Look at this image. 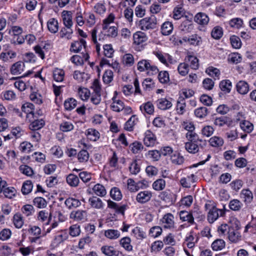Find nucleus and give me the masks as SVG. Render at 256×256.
I'll return each instance as SVG.
<instances>
[{
  "instance_id": "1",
  "label": "nucleus",
  "mask_w": 256,
  "mask_h": 256,
  "mask_svg": "<svg viewBox=\"0 0 256 256\" xmlns=\"http://www.w3.org/2000/svg\"><path fill=\"white\" fill-rule=\"evenodd\" d=\"M205 208L208 210V220L210 223H213L219 216H222L225 212L222 209L218 208L214 204H206Z\"/></svg>"
},
{
  "instance_id": "2",
  "label": "nucleus",
  "mask_w": 256,
  "mask_h": 256,
  "mask_svg": "<svg viewBox=\"0 0 256 256\" xmlns=\"http://www.w3.org/2000/svg\"><path fill=\"white\" fill-rule=\"evenodd\" d=\"M138 26L144 31L155 29L157 26V19L154 16L146 17L139 21Z\"/></svg>"
},
{
  "instance_id": "3",
  "label": "nucleus",
  "mask_w": 256,
  "mask_h": 256,
  "mask_svg": "<svg viewBox=\"0 0 256 256\" xmlns=\"http://www.w3.org/2000/svg\"><path fill=\"white\" fill-rule=\"evenodd\" d=\"M160 224L164 229L173 230L175 228L174 215L171 213L165 214L160 219Z\"/></svg>"
},
{
  "instance_id": "4",
  "label": "nucleus",
  "mask_w": 256,
  "mask_h": 256,
  "mask_svg": "<svg viewBox=\"0 0 256 256\" xmlns=\"http://www.w3.org/2000/svg\"><path fill=\"white\" fill-rule=\"evenodd\" d=\"M239 224L240 222L236 221V230H234L231 228L228 232V238L232 242L236 243L240 240L241 236L240 233L238 232V230L240 228Z\"/></svg>"
},
{
  "instance_id": "5",
  "label": "nucleus",
  "mask_w": 256,
  "mask_h": 256,
  "mask_svg": "<svg viewBox=\"0 0 256 256\" xmlns=\"http://www.w3.org/2000/svg\"><path fill=\"white\" fill-rule=\"evenodd\" d=\"M152 197V193L148 190H144L139 192L136 196L138 202L143 204L150 200Z\"/></svg>"
},
{
  "instance_id": "6",
  "label": "nucleus",
  "mask_w": 256,
  "mask_h": 256,
  "mask_svg": "<svg viewBox=\"0 0 256 256\" xmlns=\"http://www.w3.org/2000/svg\"><path fill=\"white\" fill-rule=\"evenodd\" d=\"M144 144L146 146H154L156 143V136L150 130H146L144 139Z\"/></svg>"
},
{
  "instance_id": "7",
  "label": "nucleus",
  "mask_w": 256,
  "mask_h": 256,
  "mask_svg": "<svg viewBox=\"0 0 256 256\" xmlns=\"http://www.w3.org/2000/svg\"><path fill=\"white\" fill-rule=\"evenodd\" d=\"M107 202L108 208L113 209L118 214H121L124 215V211L128 207L126 204L119 205L111 200H108Z\"/></svg>"
},
{
  "instance_id": "8",
  "label": "nucleus",
  "mask_w": 256,
  "mask_h": 256,
  "mask_svg": "<svg viewBox=\"0 0 256 256\" xmlns=\"http://www.w3.org/2000/svg\"><path fill=\"white\" fill-rule=\"evenodd\" d=\"M196 176L194 174H191L186 177H182L180 180L181 186L183 188H190L192 184L196 181Z\"/></svg>"
},
{
  "instance_id": "9",
  "label": "nucleus",
  "mask_w": 256,
  "mask_h": 256,
  "mask_svg": "<svg viewBox=\"0 0 256 256\" xmlns=\"http://www.w3.org/2000/svg\"><path fill=\"white\" fill-rule=\"evenodd\" d=\"M16 56V53L12 50H6L0 54V60L5 62H11Z\"/></svg>"
},
{
  "instance_id": "10",
  "label": "nucleus",
  "mask_w": 256,
  "mask_h": 256,
  "mask_svg": "<svg viewBox=\"0 0 256 256\" xmlns=\"http://www.w3.org/2000/svg\"><path fill=\"white\" fill-rule=\"evenodd\" d=\"M232 123V120L231 118L226 116L216 117L214 121V124L218 127H222L224 125L230 126Z\"/></svg>"
},
{
  "instance_id": "11",
  "label": "nucleus",
  "mask_w": 256,
  "mask_h": 256,
  "mask_svg": "<svg viewBox=\"0 0 256 256\" xmlns=\"http://www.w3.org/2000/svg\"><path fill=\"white\" fill-rule=\"evenodd\" d=\"M86 42L84 39L81 38L78 41H75L72 43L70 50L71 52H78L82 48H86Z\"/></svg>"
},
{
  "instance_id": "12",
  "label": "nucleus",
  "mask_w": 256,
  "mask_h": 256,
  "mask_svg": "<svg viewBox=\"0 0 256 256\" xmlns=\"http://www.w3.org/2000/svg\"><path fill=\"white\" fill-rule=\"evenodd\" d=\"M62 18L64 26L68 28H71L73 25L72 12L64 10L62 12Z\"/></svg>"
},
{
  "instance_id": "13",
  "label": "nucleus",
  "mask_w": 256,
  "mask_h": 256,
  "mask_svg": "<svg viewBox=\"0 0 256 256\" xmlns=\"http://www.w3.org/2000/svg\"><path fill=\"white\" fill-rule=\"evenodd\" d=\"M180 220L182 222H186L190 224H194V218L192 213L186 210H181L178 213Z\"/></svg>"
},
{
  "instance_id": "14",
  "label": "nucleus",
  "mask_w": 256,
  "mask_h": 256,
  "mask_svg": "<svg viewBox=\"0 0 256 256\" xmlns=\"http://www.w3.org/2000/svg\"><path fill=\"white\" fill-rule=\"evenodd\" d=\"M34 105L30 102H26L22 106V110L26 114V118H34Z\"/></svg>"
},
{
  "instance_id": "15",
  "label": "nucleus",
  "mask_w": 256,
  "mask_h": 256,
  "mask_svg": "<svg viewBox=\"0 0 256 256\" xmlns=\"http://www.w3.org/2000/svg\"><path fill=\"white\" fill-rule=\"evenodd\" d=\"M24 64L22 62H17L12 66L10 72L14 75L21 74L24 72Z\"/></svg>"
},
{
  "instance_id": "16",
  "label": "nucleus",
  "mask_w": 256,
  "mask_h": 256,
  "mask_svg": "<svg viewBox=\"0 0 256 256\" xmlns=\"http://www.w3.org/2000/svg\"><path fill=\"white\" fill-rule=\"evenodd\" d=\"M86 217V212L85 210H83L72 211L70 216V218L76 222L84 220Z\"/></svg>"
},
{
  "instance_id": "17",
  "label": "nucleus",
  "mask_w": 256,
  "mask_h": 256,
  "mask_svg": "<svg viewBox=\"0 0 256 256\" xmlns=\"http://www.w3.org/2000/svg\"><path fill=\"white\" fill-rule=\"evenodd\" d=\"M194 20L198 24L204 26L208 24L210 18L206 14L200 12L195 16Z\"/></svg>"
},
{
  "instance_id": "18",
  "label": "nucleus",
  "mask_w": 256,
  "mask_h": 256,
  "mask_svg": "<svg viewBox=\"0 0 256 256\" xmlns=\"http://www.w3.org/2000/svg\"><path fill=\"white\" fill-rule=\"evenodd\" d=\"M38 218L39 221L44 223V226H47L51 220V214L46 210H41L38 212Z\"/></svg>"
},
{
  "instance_id": "19",
  "label": "nucleus",
  "mask_w": 256,
  "mask_h": 256,
  "mask_svg": "<svg viewBox=\"0 0 256 256\" xmlns=\"http://www.w3.org/2000/svg\"><path fill=\"white\" fill-rule=\"evenodd\" d=\"M157 107L162 110L170 109L172 106V102L166 98H160L156 102Z\"/></svg>"
},
{
  "instance_id": "20",
  "label": "nucleus",
  "mask_w": 256,
  "mask_h": 256,
  "mask_svg": "<svg viewBox=\"0 0 256 256\" xmlns=\"http://www.w3.org/2000/svg\"><path fill=\"white\" fill-rule=\"evenodd\" d=\"M240 197L246 204H250L254 198L252 192L249 189H243L240 193Z\"/></svg>"
},
{
  "instance_id": "21",
  "label": "nucleus",
  "mask_w": 256,
  "mask_h": 256,
  "mask_svg": "<svg viewBox=\"0 0 256 256\" xmlns=\"http://www.w3.org/2000/svg\"><path fill=\"white\" fill-rule=\"evenodd\" d=\"M89 58V56L87 53L82 54V57L79 55H74L72 56L70 60L72 62L77 66L82 65L84 61H87Z\"/></svg>"
},
{
  "instance_id": "22",
  "label": "nucleus",
  "mask_w": 256,
  "mask_h": 256,
  "mask_svg": "<svg viewBox=\"0 0 256 256\" xmlns=\"http://www.w3.org/2000/svg\"><path fill=\"white\" fill-rule=\"evenodd\" d=\"M102 252L106 256H114L118 255L120 252L114 249V246H104L100 248Z\"/></svg>"
},
{
  "instance_id": "23",
  "label": "nucleus",
  "mask_w": 256,
  "mask_h": 256,
  "mask_svg": "<svg viewBox=\"0 0 256 256\" xmlns=\"http://www.w3.org/2000/svg\"><path fill=\"white\" fill-rule=\"evenodd\" d=\"M173 29L172 23L169 21H166L161 26V32L164 36H168L172 33Z\"/></svg>"
},
{
  "instance_id": "24",
  "label": "nucleus",
  "mask_w": 256,
  "mask_h": 256,
  "mask_svg": "<svg viewBox=\"0 0 256 256\" xmlns=\"http://www.w3.org/2000/svg\"><path fill=\"white\" fill-rule=\"evenodd\" d=\"M32 120L29 128L32 131H36L42 128L45 124L44 121L42 119L30 120Z\"/></svg>"
},
{
  "instance_id": "25",
  "label": "nucleus",
  "mask_w": 256,
  "mask_h": 256,
  "mask_svg": "<svg viewBox=\"0 0 256 256\" xmlns=\"http://www.w3.org/2000/svg\"><path fill=\"white\" fill-rule=\"evenodd\" d=\"M237 92L241 94H246L249 91V85L244 80L239 81L236 86Z\"/></svg>"
},
{
  "instance_id": "26",
  "label": "nucleus",
  "mask_w": 256,
  "mask_h": 256,
  "mask_svg": "<svg viewBox=\"0 0 256 256\" xmlns=\"http://www.w3.org/2000/svg\"><path fill=\"white\" fill-rule=\"evenodd\" d=\"M198 240V238L196 234L194 235L192 233H190L186 238L184 244H186L190 248H193Z\"/></svg>"
},
{
  "instance_id": "27",
  "label": "nucleus",
  "mask_w": 256,
  "mask_h": 256,
  "mask_svg": "<svg viewBox=\"0 0 256 256\" xmlns=\"http://www.w3.org/2000/svg\"><path fill=\"white\" fill-rule=\"evenodd\" d=\"M90 206L94 208L101 209L103 208L104 203L102 200L96 196H92L88 199Z\"/></svg>"
},
{
  "instance_id": "28",
  "label": "nucleus",
  "mask_w": 256,
  "mask_h": 256,
  "mask_svg": "<svg viewBox=\"0 0 256 256\" xmlns=\"http://www.w3.org/2000/svg\"><path fill=\"white\" fill-rule=\"evenodd\" d=\"M133 39L134 44H140L146 42L148 38L144 33L142 32H138L134 34Z\"/></svg>"
},
{
  "instance_id": "29",
  "label": "nucleus",
  "mask_w": 256,
  "mask_h": 256,
  "mask_svg": "<svg viewBox=\"0 0 256 256\" xmlns=\"http://www.w3.org/2000/svg\"><path fill=\"white\" fill-rule=\"evenodd\" d=\"M184 147L187 152L191 154H196L199 150L198 142H186Z\"/></svg>"
},
{
  "instance_id": "30",
  "label": "nucleus",
  "mask_w": 256,
  "mask_h": 256,
  "mask_svg": "<svg viewBox=\"0 0 256 256\" xmlns=\"http://www.w3.org/2000/svg\"><path fill=\"white\" fill-rule=\"evenodd\" d=\"M104 236L110 240H116L120 236V232L119 230L114 229H108L104 231Z\"/></svg>"
},
{
  "instance_id": "31",
  "label": "nucleus",
  "mask_w": 256,
  "mask_h": 256,
  "mask_svg": "<svg viewBox=\"0 0 256 256\" xmlns=\"http://www.w3.org/2000/svg\"><path fill=\"white\" fill-rule=\"evenodd\" d=\"M180 30L186 32H190L193 29L192 21L190 20L186 19L184 20L180 26Z\"/></svg>"
},
{
  "instance_id": "32",
  "label": "nucleus",
  "mask_w": 256,
  "mask_h": 256,
  "mask_svg": "<svg viewBox=\"0 0 256 256\" xmlns=\"http://www.w3.org/2000/svg\"><path fill=\"white\" fill-rule=\"evenodd\" d=\"M232 88V82L229 80H225L220 83V88L224 93H230Z\"/></svg>"
},
{
  "instance_id": "33",
  "label": "nucleus",
  "mask_w": 256,
  "mask_h": 256,
  "mask_svg": "<svg viewBox=\"0 0 256 256\" xmlns=\"http://www.w3.org/2000/svg\"><path fill=\"white\" fill-rule=\"evenodd\" d=\"M64 204L69 209L76 208L81 204L79 200L72 198H67Z\"/></svg>"
},
{
  "instance_id": "34",
  "label": "nucleus",
  "mask_w": 256,
  "mask_h": 256,
  "mask_svg": "<svg viewBox=\"0 0 256 256\" xmlns=\"http://www.w3.org/2000/svg\"><path fill=\"white\" fill-rule=\"evenodd\" d=\"M48 30L52 33H56L58 31V24L57 20L55 18H50L47 22Z\"/></svg>"
},
{
  "instance_id": "35",
  "label": "nucleus",
  "mask_w": 256,
  "mask_h": 256,
  "mask_svg": "<svg viewBox=\"0 0 256 256\" xmlns=\"http://www.w3.org/2000/svg\"><path fill=\"white\" fill-rule=\"evenodd\" d=\"M94 192L100 196H104L106 194V190L104 186L97 184L92 188Z\"/></svg>"
},
{
  "instance_id": "36",
  "label": "nucleus",
  "mask_w": 256,
  "mask_h": 256,
  "mask_svg": "<svg viewBox=\"0 0 256 256\" xmlns=\"http://www.w3.org/2000/svg\"><path fill=\"white\" fill-rule=\"evenodd\" d=\"M66 182L70 186L76 187L78 186L80 180L77 176L70 174L66 178Z\"/></svg>"
},
{
  "instance_id": "37",
  "label": "nucleus",
  "mask_w": 256,
  "mask_h": 256,
  "mask_svg": "<svg viewBox=\"0 0 256 256\" xmlns=\"http://www.w3.org/2000/svg\"><path fill=\"white\" fill-rule=\"evenodd\" d=\"M228 24L232 28L236 29H239L244 26L243 20L239 18H235L231 19L228 22Z\"/></svg>"
},
{
  "instance_id": "38",
  "label": "nucleus",
  "mask_w": 256,
  "mask_h": 256,
  "mask_svg": "<svg viewBox=\"0 0 256 256\" xmlns=\"http://www.w3.org/2000/svg\"><path fill=\"white\" fill-rule=\"evenodd\" d=\"M242 206V203L237 199H233L231 200L229 203L230 208L234 211L240 210Z\"/></svg>"
},
{
  "instance_id": "39",
  "label": "nucleus",
  "mask_w": 256,
  "mask_h": 256,
  "mask_svg": "<svg viewBox=\"0 0 256 256\" xmlns=\"http://www.w3.org/2000/svg\"><path fill=\"white\" fill-rule=\"evenodd\" d=\"M131 240L129 237L126 236L122 238L120 241V244L127 251H132V246L130 244Z\"/></svg>"
},
{
  "instance_id": "40",
  "label": "nucleus",
  "mask_w": 256,
  "mask_h": 256,
  "mask_svg": "<svg viewBox=\"0 0 256 256\" xmlns=\"http://www.w3.org/2000/svg\"><path fill=\"white\" fill-rule=\"evenodd\" d=\"M68 236L64 232H61L56 236L54 240L53 244L56 246V247L58 246L60 244L66 240Z\"/></svg>"
},
{
  "instance_id": "41",
  "label": "nucleus",
  "mask_w": 256,
  "mask_h": 256,
  "mask_svg": "<svg viewBox=\"0 0 256 256\" xmlns=\"http://www.w3.org/2000/svg\"><path fill=\"white\" fill-rule=\"evenodd\" d=\"M194 115L200 118H204L208 114V109L206 107H200L194 110Z\"/></svg>"
},
{
  "instance_id": "42",
  "label": "nucleus",
  "mask_w": 256,
  "mask_h": 256,
  "mask_svg": "<svg viewBox=\"0 0 256 256\" xmlns=\"http://www.w3.org/2000/svg\"><path fill=\"white\" fill-rule=\"evenodd\" d=\"M226 246L225 242L222 239L215 240L212 244V248L214 250L218 251L222 250Z\"/></svg>"
},
{
  "instance_id": "43",
  "label": "nucleus",
  "mask_w": 256,
  "mask_h": 256,
  "mask_svg": "<svg viewBox=\"0 0 256 256\" xmlns=\"http://www.w3.org/2000/svg\"><path fill=\"white\" fill-rule=\"evenodd\" d=\"M209 142L212 146L218 148L222 146L224 142L222 138L214 136L210 139Z\"/></svg>"
},
{
  "instance_id": "44",
  "label": "nucleus",
  "mask_w": 256,
  "mask_h": 256,
  "mask_svg": "<svg viewBox=\"0 0 256 256\" xmlns=\"http://www.w3.org/2000/svg\"><path fill=\"white\" fill-rule=\"evenodd\" d=\"M240 126L242 130L248 133L250 132L254 129L253 124L249 121L242 120L240 122Z\"/></svg>"
},
{
  "instance_id": "45",
  "label": "nucleus",
  "mask_w": 256,
  "mask_h": 256,
  "mask_svg": "<svg viewBox=\"0 0 256 256\" xmlns=\"http://www.w3.org/2000/svg\"><path fill=\"white\" fill-rule=\"evenodd\" d=\"M64 72L62 69L56 68L53 72L54 80L58 82H61L64 80Z\"/></svg>"
},
{
  "instance_id": "46",
  "label": "nucleus",
  "mask_w": 256,
  "mask_h": 256,
  "mask_svg": "<svg viewBox=\"0 0 256 256\" xmlns=\"http://www.w3.org/2000/svg\"><path fill=\"white\" fill-rule=\"evenodd\" d=\"M77 105L76 100L73 98H69L65 100L64 106L66 110H71L74 108Z\"/></svg>"
},
{
  "instance_id": "47",
  "label": "nucleus",
  "mask_w": 256,
  "mask_h": 256,
  "mask_svg": "<svg viewBox=\"0 0 256 256\" xmlns=\"http://www.w3.org/2000/svg\"><path fill=\"white\" fill-rule=\"evenodd\" d=\"M111 198L116 200H120L122 198V194L120 190L116 187L112 188L110 191Z\"/></svg>"
},
{
  "instance_id": "48",
  "label": "nucleus",
  "mask_w": 256,
  "mask_h": 256,
  "mask_svg": "<svg viewBox=\"0 0 256 256\" xmlns=\"http://www.w3.org/2000/svg\"><path fill=\"white\" fill-rule=\"evenodd\" d=\"M186 137L188 140V142H202V140L200 139L198 136L195 132L194 130L191 132H187L186 134Z\"/></svg>"
},
{
  "instance_id": "49",
  "label": "nucleus",
  "mask_w": 256,
  "mask_h": 256,
  "mask_svg": "<svg viewBox=\"0 0 256 256\" xmlns=\"http://www.w3.org/2000/svg\"><path fill=\"white\" fill-rule=\"evenodd\" d=\"M206 72L210 76L214 78V79H219L220 72V70L217 68L213 66H210L206 69Z\"/></svg>"
},
{
  "instance_id": "50",
  "label": "nucleus",
  "mask_w": 256,
  "mask_h": 256,
  "mask_svg": "<svg viewBox=\"0 0 256 256\" xmlns=\"http://www.w3.org/2000/svg\"><path fill=\"white\" fill-rule=\"evenodd\" d=\"M186 102L184 98L182 96L180 97L176 105V110L178 114H182L185 112Z\"/></svg>"
},
{
  "instance_id": "51",
  "label": "nucleus",
  "mask_w": 256,
  "mask_h": 256,
  "mask_svg": "<svg viewBox=\"0 0 256 256\" xmlns=\"http://www.w3.org/2000/svg\"><path fill=\"white\" fill-rule=\"evenodd\" d=\"M73 31L71 28L64 27L62 28L60 32V36L62 38H65L68 40L72 38Z\"/></svg>"
},
{
  "instance_id": "52",
  "label": "nucleus",
  "mask_w": 256,
  "mask_h": 256,
  "mask_svg": "<svg viewBox=\"0 0 256 256\" xmlns=\"http://www.w3.org/2000/svg\"><path fill=\"white\" fill-rule=\"evenodd\" d=\"M184 10L182 6H176L173 10L172 18L176 20H180L184 16Z\"/></svg>"
},
{
  "instance_id": "53",
  "label": "nucleus",
  "mask_w": 256,
  "mask_h": 256,
  "mask_svg": "<svg viewBox=\"0 0 256 256\" xmlns=\"http://www.w3.org/2000/svg\"><path fill=\"white\" fill-rule=\"evenodd\" d=\"M73 77L74 79L76 80L78 82H82L84 80L88 79V74L84 72H80V71H74Z\"/></svg>"
},
{
  "instance_id": "54",
  "label": "nucleus",
  "mask_w": 256,
  "mask_h": 256,
  "mask_svg": "<svg viewBox=\"0 0 256 256\" xmlns=\"http://www.w3.org/2000/svg\"><path fill=\"white\" fill-rule=\"evenodd\" d=\"M166 186V182L162 178H160L154 181L152 184V188L156 190H164Z\"/></svg>"
},
{
  "instance_id": "55",
  "label": "nucleus",
  "mask_w": 256,
  "mask_h": 256,
  "mask_svg": "<svg viewBox=\"0 0 256 256\" xmlns=\"http://www.w3.org/2000/svg\"><path fill=\"white\" fill-rule=\"evenodd\" d=\"M150 66V62L148 60H142L138 62L137 68L140 72H144L146 71Z\"/></svg>"
},
{
  "instance_id": "56",
  "label": "nucleus",
  "mask_w": 256,
  "mask_h": 256,
  "mask_svg": "<svg viewBox=\"0 0 256 256\" xmlns=\"http://www.w3.org/2000/svg\"><path fill=\"white\" fill-rule=\"evenodd\" d=\"M202 42L201 36L197 34H194L190 36V44L194 46H200Z\"/></svg>"
},
{
  "instance_id": "57",
  "label": "nucleus",
  "mask_w": 256,
  "mask_h": 256,
  "mask_svg": "<svg viewBox=\"0 0 256 256\" xmlns=\"http://www.w3.org/2000/svg\"><path fill=\"white\" fill-rule=\"evenodd\" d=\"M223 34L222 28L220 26H215L211 32L212 36L214 39H220Z\"/></svg>"
},
{
  "instance_id": "58",
  "label": "nucleus",
  "mask_w": 256,
  "mask_h": 256,
  "mask_svg": "<svg viewBox=\"0 0 256 256\" xmlns=\"http://www.w3.org/2000/svg\"><path fill=\"white\" fill-rule=\"evenodd\" d=\"M122 62L124 64L127 66H131L134 64V58L132 54H125L123 56Z\"/></svg>"
},
{
  "instance_id": "59",
  "label": "nucleus",
  "mask_w": 256,
  "mask_h": 256,
  "mask_svg": "<svg viewBox=\"0 0 256 256\" xmlns=\"http://www.w3.org/2000/svg\"><path fill=\"white\" fill-rule=\"evenodd\" d=\"M32 184L30 180H26L24 182L22 188V192L24 194H28L32 189Z\"/></svg>"
},
{
  "instance_id": "60",
  "label": "nucleus",
  "mask_w": 256,
  "mask_h": 256,
  "mask_svg": "<svg viewBox=\"0 0 256 256\" xmlns=\"http://www.w3.org/2000/svg\"><path fill=\"white\" fill-rule=\"evenodd\" d=\"M146 156L153 161H158L161 156V154L158 150H152L148 152Z\"/></svg>"
},
{
  "instance_id": "61",
  "label": "nucleus",
  "mask_w": 256,
  "mask_h": 256,
  "mask_svg": "<svg viewBox=\"0 0 256 256\" xmlns=\"http://www.w3.org/2000/svg\"><path fill=\"white\" fill-rule=\"evenodd\" d=\"M14 226L18 228H21L24 224V220L20 214H16L13 218Z\"/></svg>"
},
{
  "instance_id": "62",
  "label": "nucleus",
  "mask_w": 256,
  "mask_h": 256,
  "mask_svg": "<svg viewBox=\"0 0 256 256\" xmlns=\"http://www.w3.org/2000/svg\"><path fill=\"white\" fill-rule=\"evenodd\" d=\"M87 136L92 141H96L100 138V133L94 129L90 128L88 130Z\"/></svg>"
},
{
  "instance_id": "63",
  "label": "nucleus",
  "mask_w": 256,
  "mask_h": 256,
  "mask_svg": "<svg viewBox=\"0 0 256 256\" xmlns=\"http://www.w3.org/2000/svg\"><path fill=\"white\" fill-rule=\"evenodd\" d=\"M132 152L134 154H138L143 148L144 146L142 144L139 142L136 141L130 145Z\"/></svg>"
},
{
  "instance_id": "64",
  "label": "nucleus",
  "mask_w": 256,
  "mask_h": 256,
  "mask_svg": "<svg viewBox=\"0 0 256 256\" xmlns=\"http://www.w3.org/2000/svg\"><path fill=\"white\" fill-rule=\"evenodd\" d=\"M142 86L144 90L146 91H150L154 86L152 80L150 78H146L142 82Z\"/></svg>"
}]
</instances>
